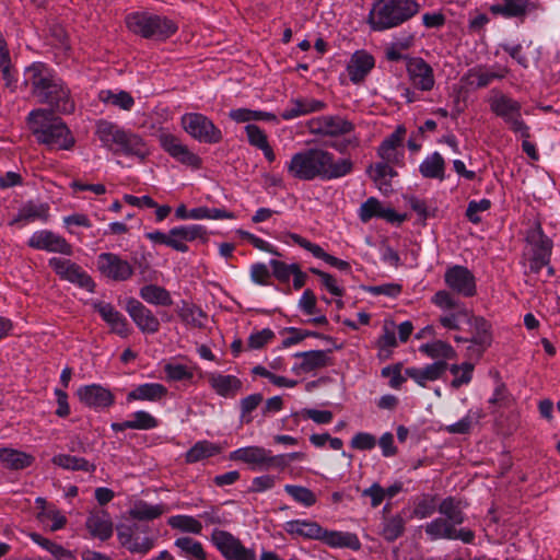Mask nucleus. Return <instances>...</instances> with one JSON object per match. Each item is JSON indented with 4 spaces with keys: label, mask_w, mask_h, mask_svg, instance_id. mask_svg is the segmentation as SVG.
<instances>
[{
    "label": "nucleus",
    "mask_w": 560,
    "mask_h": 560,
    "mask_svg": "<svg viewBox=\"0 0 560 560\" xmlns=\"http://www.w3.org/2000/svg\"><path fill=\"white\" fill-rule=\"evenodd\" d=\"M177 314L182 322L187 326L194 328H202L205 326L203 319L207 317L206 313L198 306L183 303V306L177 310Z\"/></svg>",
    "instance_id": "51"
},
{
    "label": "nucleus",
    "mask_w": 560,
    "mask_h": 560,
    "mask_svg": "<svg viewBox=\"0 0 560 560\" xmlns=\"http://www.w3.org/2000/svg\"><path fill=\"white\" fill-rule=\"evenodd\" d=\"M245 132L247 136L248 143L258 150H260L261 148L269 143L266 132L257 125H246Z\"/></svg>",
    "instance_id": "62"
},
{
    "label": "nucleus",
    "mask_w": 560,
    "mask_h": 560,
    "mask_svg": "<svg viewBox=\"0 0 560 560\" xmlns=\"http://www.w3.org/2000/svg\"><path fill=\"white\" fill-rule=\"evenodd\" d=\"M208 236L207 229L200 224H188L174 226L168 231L167 247L179 253H187L188 242L196 240L206 241Z\"/></svg>",
    "instance_id": "18"
},
{
    "label": "nucleus",
    "mask_w": 560,
    "mask_h": 560,
    "mask_svg": "<svg viewBox=\"0 0 560 560\" xmlns=\"http://www.w3.org/2000/svg\"><path fill=\"white\" fill-rule=\"evenodd\" d=\"M24 85L38 104L49 110L70 115L75 110V102L68 84L58 73L44 62H33L24 70Z\"/></svg>",
    "instance_id": "1"
},
{
    "label": "nucleus",
    "mask_w": 560,
    "mask_h": 560,
    "mask_svg": "<svg viewBox=\"0 0 560 560\" xmlns=\"http://www.w3.org/2000/svg\"><path fill=\"white\" fill-rule=\"evenodd\" d=\"M375 60L372 55L364 50L355 51L348 66L347 71L352 83H361L374 68Z\"/></svg>",
    "instance_id": "30"
},
{
    "label": "nucleus",
    "mask_w": 560,
    "mask_h": 560,
    "mask_svg": "<svg viewBox=\"0 0 560 560\" xmlns=\"http://www.w3.org/2000/svg\"><path fill=\"white\" fill-rule=\"evenodd\" d=\"M322 544L332 549H351L358 551L361 548V541L355 533L330 530L325 528Z\"/></svg>",
    "instance_id": "33"
},
{
    "label": "nucleus",
    "mask_w": 560,
    "mask_h": 560,
    "mask_svg": "<svg viewBox=\"0 0 560 560\" xmlns=\"http://www.w3.org/2000/svg\"><path fill=\"white\" fill-rule=\"evenodd\" d=\"M447 368V362L439 360L423 368H407L405 375L415 381L419 386L427 387L428 383L442 378Z\"/></svg>",
    "instance_id": "26"
},
{
    "label": "nucleus",
    "mask_w": 560,
    "mask_h": 560,
    "mask_svg": "<svg viewBox=\"0 0 560 560\" xmlns=\"http://www.w3.org/2000/svg\"><path fill=\"white\" fill-rule=\"evenodd\" d=\"M163 370L170 382L190 381L194 377V369L180 363H166Z\"/></svg>",
    "instance_id": "60"
},
{
    "label": "nucleus",
    "mask_w": 560,
    "mask_h": 560,
    "mask_svg": "<svg viewBox=\"0 0 560 560\" xmlns=\"http://www.w3.org/2000/svg\"><path fill=\"white\" fill-rule=\"evenodd\" d=\"M230 459L265 468L267 450L261 446L241 447L231 452Z\"/></svg>",
    "instance_id": "41"
},
{
    "label": "nucleus",
    "mask_w": 560,
    "mask_h": 560,
    "mask_svg": "<svg viewBox=\"0 0 560 560\" xmlns=\"http://www.w3.org/2000/svg\"><path fill=\"white\" fill-rule=\"evenodd\" d=\"M419 172L424 178L443 180L445 177L444 158L439 152H433L419 165Z\"/></svg>",
    "instance_id": "43"
},
{
    "label": "nucleus",
    "mask_w": 560,
    "mask_h": 560,
    "mask_svg": "<svg viewBox=\"0 0 560 560\" xmlns=\"http://www.w3.org/2000/svg\"><path fill=\"white\" fill-rule=\"evenodd\" d=\"M168 509L165 504H149L145 501H138L133 504V506L128 511V514L131 518L137 521H152L164 513H166Z\"/></svg>",
    "instance_id": "44"
},
{
    "label": "nucleus",
    "mask_w": 560,
    "mask_h": 560,
    "mask_svg": "<svg viewBox=\"0 0 560 560\" xmlns=\"http://www.w3.org/2000/svg\"><path fill=\"white\" fill-rule=\"evenodd\" d=\"M210 387L222 397H234L242 389V381L235 375H224L218 372L207 373Z\"/></svg>",
    "instance_id": "31"
},
{
    "label": "nucleus",
    "mask_w": 560,
    "mask_h": 560,
    "mask_svg": "<svg viewBox=\"0 0 560 560\" xmlns=\"http://www.w3.org/2000/svg\"><path fill=\"white\" fill-rule=\"evenodd\" d=\"M270 267L272 268L275 278L282 283L289 282L294 270H298V264H285L277 259L270 260Z\"/></svg>",
    "instance_id": "61"
},
{
    "label": "nucleus",
    "mask_w": 560,
    "mask_h": 560,
    "mask_svg": "<svg viewBox=\"0 0 560 560\" xmlns=\"http://www.w3.org/2000/svg\"><path fill=\"white\" fill-rule=\"evenodd\" d=\"M262 394L256 393L248 395L240 400V421L249 424L253 421L252 412L262 402Z\"/></svg>",
    "instance_id": "57"
},
{
    "label": "nucleus",
    "mask_w": 560,
    "mask_h": 560,
    "mask_svg": "<svg viewBox=\"0 0 560 560\" xmlns=\"http://www.w3.org/2000/svg\"><path fill=\"white\" fill-rule=\"evenodd\" d=\"M287 170L299 180H331L350 174L353 163L350 159H336L334 153L323 148H307L291 156Z\"/></svg>",
    "instance_id": "2"
},
{
    "label": "nucleus",
    "mask_w": 560,
    "mask_h": 560,
    "mask_svg": "<svg viewBox=\"0 0 560 560\" xmlns=\"http://www.w3.org/2000/svg\"><path fill=\"white\" fill-rule=\"evenodd\" d=\"M436 510L439 511L436 498L432 494H422L413 501L412 516L423 520L432 516Z\"/></svg>",
    "instance_id": "53"
},
{
    "label": "nucleus",
    "mask_w": 560,
    "mask_h": 560,
    "mask_svg": "<svg viewBox=\"0 0 560 560\" xmlns=\"http://www.w3.org/2000/svg\"><path fill=\"white\" fill-rule=\"evenodd\" d=\"M114 153L125 154L128 156L132 155L144 160L149 154V150L141 137L125 130L120 137L117 148L114 149Z\"/></svg>",
    "instance_id": "34"
},
{
    "label": "nucleus",
    "mask_w": 560,
    "mask_h": 560,
    "mask_svg": "<svg viewBox=\"0 0 560 560\" xmlns=\"http://www.w3.org/2000/svg\"><path fill=\"white\" fill-rule=\"evenodd\" d=\"M221 446L208 440L198 441L185 454L187 464H195L200 460L213 457L220 454Z\"/></svg>",
    "instance_id": "42"
},
{
    "label": "nucleus",
    "mask_w": 560,
    "mask_h": 560,
    "mask_svg": "<svg viewBox=\"0 0 560 560\" xmlns=\"http://www.w3.org/2000/svg\"><path fill=\"white\" fill-rule=\"evenodd\" d=\"M101 100L124 110H130L135 105L132 96L125 91H120L118 93H114L112 91H102Z\"/></svg>",
    "instance_id": "59"
},
{
    "label": "nucleus",
    "mask_w": 560,
    "mask_h": 560,
    "mask_svg": "<svg viewBox=\"0 0 560 560\" xmlns=\"http://www.w3.org/2000/svg\"><path fill=\"white\" fill-rule=\"evenodd\" d=\"M432 303L441 310L448 311L440 316V324L451 330H457L462 324H467L470 317L468 308L455 296L446 291L440 290L432 296Z\"/></svg>",
    "instance_id": "8"
},
{
    "label": "nucleus",
    "mask_w": 560,
    "mask_h": 560,
    "mask_svg": "<svg viewBox=\"0 0 560 560\" xmlns=\"http://www.w3.org/2000/svg\"><path fill=\"white\" fill-rule=\"evenodd\" d=\"M130 430L147 431L159 427L160 421L145 410H138L130 416Z\"/></svg>",
    "instance_id": "56"
},
{
    "label": "nucleus",
    "mask_w": 560,
    "mask_h": 560,
    "mask_svg": "<svg viewBox=\"0 0 560 560\" xmlns=\"http://www.w3.org/2000/svg\"><path fill=\"white\" fill-rule=\"evenodd\" d=\"M93 307L110 327L112 332L117 334L121 338H127L130 335V327L126 317L110 303L97 301L93 303Z\"/></svg>",
    "instance_id": "22"
},
{
    "label": "nucleus",
    "mask_w": 560,
    "mask_h": 560,
    "mask_svg": "<svg viewBox=\"0 0 560 560\" xmlns=\"http://www.w3.org/2000/svg\"><path fill=\"white\" fill-rule=\"evenodd\" d=\"M0 462L5 469L21 470L30 467L34 457L15 448L2 447L0 448Z\"/></svg>",
    "instance_id": "39"
},
{
    "label": "nucleus",
    "mask_w": 560,
    "mask_h": 560,
    "mask_svg": "<svg viewBox=\"0 0 560 560\" xmlns=\"http://www.w3.org/2000/svg\"><path fill=\"white\" fill-rule=\"evenodd\" d=\"M50 207L47 202L28 200L21 206L18 214L11 220L10 225L18 223L28 224L35 221L46 223L49 220Z\"/></svg>",
    "instance_id": "29"
},
{
    "label": "nucleus",
    "mask_w": 560,
    "mask_h": 560,
    "mask_svg": "<svg viewBox=\"0 0 560 560\" xmlns=\"http://www.w3.org/2000/svg\"><path fill=\"white\" fill-rule=\"evenodd\" d=\"M324 529L320 524L310 520H293L284 524V530L295 537H302L310 540H318L322 542Z\"/></svg>",
    "instance_id": "32"
},
{
    "label": "nucleus",
    "mask_w": 560,
    "mask_h": 560,
    "mask_svg": "<svg viewBox=\"0 0 560 560\" xmlns=\"http://www.w3.org/2000/svg\"><path fill=\"white\" fill-rule=\"evenodd\" d=\"M51 462L54 465L68 470H81L86 472H93L95 470V465L90 464L85 458L68 454L55 455Z\"/></svg>",
    "instance_id": "49"
},
{
    "label": "nucleus",
    "mask_w": 560,
    "mask_h": 560,
    "mask_svg": "<svg viewBox=\"0 0 560 560\" xmlns=\"http://www.w3.org/2000/svg\"><path fill=\"white\" fill-rule=\"evenodd\" d=\"M175 547L180 551V555L186 557H192L197 560H206L207 553L203 550V546L200 541L195 540L191 537L183 536L175 540Z\"/></svg>",
    "instance_id": "50"
},
{
    "label": "nucleus",
    "mask_w": 560,
    "mask_h": 560,
    "mask_svg": "<svg viewBox=\"0 0 560 560\" xmlns=\"http://www.w3.org/2000/svg\"><path fill=\"white\" fill-rule=\"evenodd\" d=\"M467 325L470 327V342L481 347L482 350L488 348L492 341L491 325L481 316L470 314Z\"/></svg>",
    "instance_id": "35"
},
{
    "label": "nucleus",
    "mask_w": 560,
    "mask_h": 560,
    "mask_svg": "<svg viewBox=\"0 0 560 560\" xmlns=\"http://www.w3.org/2000/svg\"><path fill=\"white\" fill-rule=\"evenodd\" d=\"M326 107L327 104L324 101L301 96L291 98L280 116L283 120H292L301 116L323 112Z\"/></svg>",
    "instance_id": "23"
},
{
    "label": "nucleus",
    "mask_w": 560,
    "mask_h": 560,
    "mask_svg": "<svg viewBox=\"0 0 560 560\" xmlns=\"http://www.w3.org/2000/svg\"><path fill=\"white\" fill-rule=\"evenodd\" d=\"M481 409H469L465 417L457 422L446 425L445 431L450 434H468L474 425L478 424L483 418Z\"/></svg>",
    "instance_id": "48"
},
{
    "label": "nucleus",
    "mask_w": 560,
    "mask_h": 560,
    "mask_svg": "<svg viewBox=\"0 0 560 560\" xmlns=\"http://www.w3.org/2000/svg\"><path fill=\"white\" fill-rule=\"evenodd\" d=\"M534 9L535 4L532 0H501L491 4L489 11L504 19H524Z\"/></svg>",
    "instance_id": "28"
},
{
    "label": "nucleus",
    "mask_w": 560,
    "mask_h": 560,
    "mask_svg": "<svg viewBox=\"0 0 560 560\" xmlns=\"http://www.w3.org/2000/svg\"><path fill=\"white\" fill-rule=\"evenodd\" d=\"M139 295L151 305L171 306L173 304L171 293L165 288L156 284L143 285L139 291Z\"/></svg>",
    "instance_id": "46"
},
{
    "label": "nucleus",
    "mask_w": 560,
    "mask_h": 560,
    "mask_svg": "<svg viewBox=\"0 0 560 560\" xmlns=\"http://www.w3.org/2000/svg\"><path fill=\"white\" fill-rule=\"evenodd\" d=\"M527 242L532 245V256L550 260L553 243L540 225L528 232Z\"/></svg>",
    "instance_id": "38"
},
{
    "label": "nucleus",
    "mask_w": 560,
    "mask_h": 560,
    "mask_svg": "<svg viewBox=\"0 0 560 560\" xmlns=\"http://www.w3.org/2000/svg\"><path fill=\"white\" fill-rule=\"evenodd\" d=\"M490 207L491 201L489 199L483 198L479 201L471 200L467 206L466 217L471 223L478 224L481 221L479 213L489 210Z\"/></svg>",
    "instance_id": "63"
},
{
    "label": "nucleus",
    "mask_w": 560,
    "mask_h": 560,
    "mask_svg": "<svg viewBox=\"0 0 560 560\" xmlns=\"http://www.w3.org/2000/svg\"><path fill=\"white\" fill-rule=\"evenodd\" d=\"M167 524L184 533L199 535L202 532V524L200 520L190 515H174L167 520Z\"/></svg>",
    "instance_id": "52"
},
{
    "label": "nucleus",
    "mask_w": 560,
    "mask_h": 560,
    "mask_svg": "<svg viewBox=\"0 0 560 560\" xmlns=\"http://www.w3.org/2000/svg\"><path fill=\"white\" fill-rule=\"evenodd\" d=\"M463 82L469 86L482 89L488 86L492 82L490 71L485 67L478 66L470 68L463 77Z\"/></svg>",
    "instance_id": "54"
},
{
    "label": "nucleus",
    "mask_w": 560,
    "mask_h": 560,
    "mask_svg": "<svg viewBox=\"0 0 560 560\" xmlns=\"http://www.w3.org/2000/svg\"><path fill=\"white\" fill-rule=\"evenodd\" d=\"M405 530L406 520L401 514L383 517L381 535L386 541H395L405 534Z\"/></svg>",
    "instance_id": "47"
},
{
    "label": "nucleus",
    "mask_w": 560,
    "mask_h": 560,
    "mask_svg": "<svg viewBox=\"0 0 560 560\" xmlns=\"http://www.w3.org/2000/svg\"><path fill=\"white\" fill-rule=\"evenodd\" d=\"M124 131L125 129L107 120L101 119L96 122L95 135L102 142L103 147L107 148L113 152L114 149L117 148Z\"/></svg>",
    "instance_id": "40"
},
{
    "label": "nucleus",
    "mask_w": 560,
    "mask_h": 560,
    "mask_svg": "<svg viewBox=\"0 0 560 560\" xmlns=\"http://www.w3.org/2000/svg\"><path fill=\"white\" fill-rule=\"evenodd\" d=\"M48 266L63 281L71 282L79 288L92 292L95 283L88 272L77 262L68 258L51 257Z\"/></svg>",
    "instance_id": "10"
},
{
    "label": "nucleus",
    "mask_w": 560,
    "mask_h": 560,
    "mask_svg": "<svg viewBox=\"0 0 560 560\" xmlns=\"http://www.w3.org/2000/svg\"><path fill=\"white\" fill-rule=\"evenodd\" d=\"M167 388L160 383H144L138 385L127 395V401H160L167 396Z\"/></svg>",
    "instance_id": "37"
},
{
    "label": "nucleus",
    "mask_w": 560,
    "mask_h": 560,
    "mask_svg": "<svg viewBox=\"0 0 560 560\" xmlns=\"http://www.w3.org/2000/svg\"><path fill=\"white\" fill-rule=\"evenodd\" d=\"M295 358L302 361L293 366V371L310 373L312 371L325 368L329 363V357L325 350H311L305 352H298Z\"/></svg>",
    "instance_id": "36"
},
{
    "label": "nucleus",
    "mask_w": 560,
    "mask_h": 560,
    "mask_svg": "<svg viewBox=\"0 0 560 560\" xmlns=\"http://www.w3.org/2000/svg\"><path fill=\"white\" fill-rule=\"evenodd\" d=\"M376 438L368 432H358L350 441V446L358 451H371L376 446Z\"/></svg>",
    "instance_id": "64"
},
{
    "label": "nucleus",
    "mask_w": 560,
    "mask_h": 560,
    "mask_svg": "<svg viewBox=\"0 0 560 560\" xmlns=\"http://www.w3.org/2000/svg\"><path fill=\"white\" fill-rule=\"evenodd\" d=\"M148 526L139 524L121 525L118 527L117 537L122 547L132 553H148L154 547V539L148 535Z\"/></svg>",
    "instance_id": "12"
},
{
    "label": "nucleus",
    "mask_w": 560,
    "mask_h": 560,
    "mask_svg": "<svg viewBox=\"0 0 560 560\" xmlns=\"http://www.w3.org/2000/svg\"><path fill=\"white\" fill-rule=\"evenodd\" d=\"M180 126L194 140L200 143L217 144L223 139L221 129L201 113H185Z\"/></svg>",
    "instance_id": "7"
},
{
    "label": "nucleus",
    "mask_w": 560,
    "mask_h": 560,
    "mask_svg": "<svg viewBox=\"0 0 560 560\" xmlns=\"http://www.w3.org/2000/svg\"><path fill=\"white\" fill-rule=\"evenodd\" d=\"M283 242L287 244L293 243L299 245L300 247L310 252L315 258L322 259L329 266L335 267L341 271H349L351 269L348 261L326 253L319 245L310 242L300 234L288 232L283 235Z\"/></svg>",
    "instance_id": "20"
},
{
    "label": "nucleus",
    "mask_w": 560,
    "mask_h": 560,
    "mask_svg": "<svg viewBox=\"0 0 560 560\" xmlns=\"http://www.w3.org/2000/svg\"><path fill=\"white\" fill-rule=\"evenodd\" d=\"M126 311L142 334L154 335L160 330L161 323L156 315L136 299H129Z\"/></svg>",
    "instance_id": "19"
},
{
    "label": "nucleus",
    "mask_w": 560,
    "mask_h": 560,
    "mask_svg": "<svg viewBox=\"0 0 560 560\" xmlns=\"http://www.w3.org/2000/svg\"><path fill=\"white\" fill-rule=\"evenodd\" d=\"M126 25L129 31L143 38L158 40H165L177 31V25L171 19L139 11L126 16Z\"/></svg>",
    "instance_id": "6"
},
{
    "label": "nucleus",
    "mask_w": 560,
    "mask_h": 560,
    "mask_svg": "<svg viewBox=\"0 0 560 560\" xmlns=\"http://www.w3.org/2000/svg\"><path fill=\"white\" fill-rule=\"evenodd\" d=\"M311 133L328 137H339L351 133L354 124L340 115H323L307 122Z\"/></svg>",
    "instance_id": "13"
},
{
    "label": "nucleus",
    "mask_w": 560,
    "mask_h": 560,
    "mask_svg": "<svg viewBox=\"0 0 560 560\" xmlns=\"http://www.w3.org/2000/svg\"><path fill=\"white\" fill-rule=\"evenodd\" d=\"M98 271L113 281H127L133 275V267L126 259L114 253H101L96 259Z\"/></svg>",
    "instance_id": "14"
},
{
    "label": "nucleus",
    "mask_w": 560,
    "mask_h": 560,
    "mask_svg": "<svg viewBox=\"0 0 560 560\" xmlns=\"http://www.w3.org/2000/svg\"><path fill=\"white\" fill-rule=\"evenodd\" d=\"M85 527L92 537L102 541L109 539L114 530L112 517L105 510L91 511L86 517Z\"/></svg>",
    "instance_id": "27"
},
{
    "label": "nucleus",
    "mask_w": 560,
    "mask_h": 560,
    "mask_svg": "<svg viewBox=\"0 0 560 560\" xmlns=\"http://www.w3.org/2000/svg\"><path fill=\"white\" fill-rule=\"evenodd\" d=\"M159 142L161 148L176 162L192 170H199L202 166V159L175 135L162 132L159 135Z\"/></svg>",
    "instance_id": "11"
},
{
    "label": "nucleus",
    "mask_w": 560,
    "mask_h": 560,
    "mask_svg": "<svg viewBox=\"0 0 560 560\" xmlns=\"http://www.w3.org/2000/svg\"><path fill=\"white\" fill-rule=\"evenodd\" d=\"M211 542L225 560H256L254 549L246 548L233 534L222 529H214Z\"/></svg>",
    "instance_id": "9"
},
{
    "label": "nucleus",
    "mask_w": 560,
    "mask_h": 560,
    "mask_svg": "<svg viewBox=\"0 0 560 560\" xmlns=\"http://www.w3.org/2000/svg\"><path fill=\"white\" fill-rule=\"evenodd\" d=\"M406 72L415 90L430 92L435 85L433 68L421 57L407 58Z\"/></svg>",
    "instance_id": "16"
},
{
    "label": "nucleus",
    "mask_w": 560,
    "mask_h": 560,
    "mask_svg": "<svg viewBox=\"0 0 560 560\" xmlns=\"http://www.w3.org/2000/svg\"><path fill=\"white\" fill-rule=\"evenodd\" d=\"M419 351L425 354L428 358L436 361L454 360L456 358V351L446 341L434 340L432 342L423 343L419 347Z\"/></svg>",
    "instance_id": "45"
},
{
    "label": "nucleus",
    "mask_w": 560,
    "mask_h": 560,
    "mask_svg": "<svg viewBox=\"0 0 560 560\" xmlns=\"http://www.w3.org/2000/svg\"><path fill=\"white\" fill-rule=\"evenodd\" d=\"M27 245L36 250L57 253L65 256H71L73 253L72 245L63 236L50 230H39L34 232L30 236Z\"/></svg>",
    "instance_id": "15"
},
{
    "label": "nucleus",
    "mask_w": 560,
    "mask_h": 560,
    "mask_svg": "<svg viewBox=\"0 0 560 560\" xmlns=\"http://www.w3.org/2000/svg\"><path fill=\"white\" fill-rule=\"evenodd\" d=\"M439 513L441 517H436L424 526V532L431 540L447 539L460 540L464 544H472L475 533L469 528H457L462 525L466 515L464 513V504L454 497H447L439 503Z\"/></svg>",
    "instance_id": "3"
},
{
    "label": "nucleus",
    "mask_w": 560,
    "mask_h": 560,
    "mask_svg": "<svg viewBox=\"0 0 560 560\" xmlns=\"http://www.w3.org/2000/svg\"><path fill=\"white\" fill-rule=\"evenodd\" d=\"M420 9L417 0H376L368 14V24L374 32L392 30L410 21Z\"/></svg>",
    "instance_id": "5"
},
{
    "label": "nucleus",
    "mask_w": 560,
    "mask_h": 560,
    "mask_svg": "<svg viewBox=\"0 0 560 560\" xmlns=\"http://www.w3.org/2000/svg\"><path fill=\"white\" fill-rule=\"evenodd\" d=\"M359 218L363 223H368L373 218L384 219L387 222H402L405 220L404 215L398 214L392 208H384L382 202L375 198H368L359 209Z\"/></svg>",
    "instance_id": "24"
},
{
    "label": "nucleus",
    "mask_w": 560,
    "mask_h": 560,
    "mask_svg": "<svg viewBox=\"0 0 560 560\" xmlns=\"http://www.w3.org/2000/svg\"><path fill=\"white\" fill-rule=\"evenodd\" d=\"M284 491L298 503L305 508L314 505L317 501L315 493L306 487L285 485Z\"/></svg>",
    "instance_id": "55"
},
{
    "label": "nucleus",
    "mask_w": 560,
    "mask_h": 560,
    "mask_svg": "<svg viewBox=\"0 0 560 560\" xmlns=\"http://www.w3.org/2000/svg\"><path fill=\"white\" fill-rule=\"evenodd\" d=\"M491 112L504 122L521 112V103L498 89H492L488 98Z\"/></svg>",
    "instance_id": "25"
},
{
    "label": "nucleus",
    "mask_w": 560,
    "mask_h": 560,
    "mask_svg": "<svg viewBox=\"0 0 560 560\" xmlns=\"http://www.w3.org/2000/svg\"><path fill=\"white\" fill-rule=\"evenodd\" d=\"M77 394L83 405L95 410L109 408L115 402L112 392L98 384L82 386Z\"/></svg>",
    "instance_id": "21"
},
{
    "label": "nucleus",
    "mask_w": 560,
    "mask_h": 560,
    "mask_svg": "<svg viewBox=\"0 0 560 560\" xmlns=\"http://www.w3.org/2000/svg\"><path fill=\"white\" fill-rule=\"evenodd\" d=\"M47 108H36L28 113L26 121L37 143L50 150H71L75 139L67 124Z\"/></svg>",
    "instance_id": "4"
},
{
    "label": "nucleus",
    "mask_w": 560,
    "mask_h": 560,
    "mask_svg": "<svg viewBox=\"0 0 560 560\" xmlns=\"http://www.w3.org/2000/svg\"><path fill=\"white\" fill-rule=\"evenodd\" d=\"M444 281L453 292L465 298H471L477 292L475 276L464 266L455 265L447 268Z\"/></svg>",
    "instance_id": "17"
},
{
    "label": "nucleus",
    "mask_w": 560,
    "mask_h": 560,
    "mask_svg": "<svg viewBox=\"0 0 560 560\" xmlns=\"http://www.w3.org/2000/svg\"><path fill=\"white\" fill-rule=\"evenodd\" d=\"M30 538L39 547L47 550L54 556V559L60 557H72V551L63 548L61 545L51 541L48 538L43 537L40 534L31 533Z\"/></svg>",
    "instance_id": "58"
}]
</instances>
